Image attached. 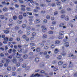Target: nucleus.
Instances as JSON below:
<instances>
[{"label":"nucleus","instance_id":"bf43d9fd","mask_svg":"<svg viewBox=\"0 0 77 77\" xmlns=\"http://www.w3.org/2000/svg\"><path fill=\"white\" fill-rule=\"evenodd\" d=\"M19 19H22L23 18V16L22 15H19Z\"/></svg>","mask_w":77,"mask_h":77},{"label":"nucleus","instance_id":"9b49d317","mask_svg":"<svg viewBox=\"0 0 77 77\" xmlns=\"http://www.w3.org/2000/svg\"><path fill=\"white\" fill-rule=\"evenodd\" d=\"M17 55L16 56V57H17V58H20V56H21V55L20 54H19L18 53H17Z\"/></svg>","mask_w":77,"mask_h":77},{"label":"nucleus","instance_id":"4d7b16f0","mask_svg":"<svg viewBox=\"0 0 77 77\" xmlns=\"http://www.w3.org/2000/svg\"><path fill=\"white\" fill-rule=\"evenodd\" d=\"M62 38H63V37L61 36H60L58 37V39H62Z\"/></svg>","mask_w":77,"mask_h":77},{"label":"nucleus","instance_id":"864d4df0","mask_svg":"<svg viewBox=\"0 0 77 77\" xmlns=\"http://www.w3.org/2000/svg\"><path fill=\"white\" fill-rule=\"evenodd\" d=\"M26 27V24H23L22 26V27L23 28H25Z\"/></svg>","mask_w":77,"mask_h":77},{"label":"nucleus","instance_id":"39448f33","mask_svg":"<svg viewBox=\"0 0 77 77\" xmlns=\"http://www.w3.org/2000/svg\"><path fill=\"white\" fill-rule=\"evenodd\" d=\"M63 26H64V23H61L59 25V26L60 27H63Z\"/></svg>","mask_w":77,"mask_h":77},{"label":"nucleus","instance_id":"9d476101","mask_svg":"<svg viewBox=\"0 0 77 77\" xmlns=\"http://www.w3.org/2000/svg\"><path fill=\"white\" fill-rule=\"evenodd\" d=\"M34 77H41V75L39 74L38 73H37L34 75Z\"/></svg>","mask_w":77,"mask_h":77},{"label":"nucleus","instance_id":"f03ea898","mask_svg":"<svg viewBox=\"0 0 77 77\" xmlns=\"http://www.w3.org/2000/svg\"><path fill=\"white\" fill-rule=\"evenodd\" d=\"M5 41H3V44H8V42L7 41H8V37H6L4 39Z\"/></svg>","mask_w":77,"mask_h":77},{"label":"nucleus","instance_id":"680f3d73","mask_svg":"<svg viewBox=\"0 0 77 77\" xmlns=\"http://www.w3.org/2000/svg\"><path fill=\"white\" fill-rule=\"evenodd\" d=\"M59 9H60V10H61V9H62V6H59Z\"/></svg>","mask_w":77,"mask_h":77},{"label":"nucleus","instance_id":"de8ad7c7","mask_svg":"<svg viewBox=\"0 0 77 77\" xmlns=\"http://www.w3.org/2000/svg\"><path fill=\"white\" fill-rule=\"evenodd\" d=\"M48 47L47 46H45V47L44 48V49H45V50H47L48 49Z\"/></svg>","mask_w":77,"mask_h":77},{"label":"nucleus","instance_id":"6ab92c4d","mask_svg":"<svg viewBox=\"0 0 77 77\" xmlns=\"http://www.w3.org/2000/svg\"><path fill=\"white\" fill-rule=\"evenodd\" d=\"M4 32L5 33V34H7V33H9V31L7 30H4Z\"/></svg>","mask_w":77,"mask_h":77},{"label":"nucleus","instance_id":"69168bd1","mask_svg":"<svg viewBox=\"0 0 77 77\" xmlns=\"http://www.w3.org/2000/svg\"><path fill=\"white\" fill-rule=\"evenodd\" d=\"M5 18V17H4V16L1 15V19H3V18Z\"/></svg>","mask_w":77,"mask_h":77},{"label":"nucleus","instance_id":"4c0bfd02","mask_svg":"<svg viewBox=\"0 0 77 77\" xmlns=\"http://www.w3.org/2000/svg\"><path fill=\"white\" fill-rule=\"evenodd\" d=\"M26 10L27 11H30L32 9H31V8H26Z\"/></svg>","mask_w":77,"mask_h":77},{"label":"nucleus","instance_id":"37998d69","mask_svg":"<svg viewBox=\"0 0 77 77\" xmlns=\"http://www.w3.org/2000/svg\"><path fill=\"white\" fill-rule=\"evenodd\" d=\"M8 66V64L7 63H5L4 64V66L5 67H7Z\"/></svg>","mask_w":77,"mask_h":77},{"label":"nucleus","instance_id":"1a4fd4ad","mask_svg":"<svg viewBox=\"0 0 77 77\" xmlns=\"http://www.w3.org/2000/svg\"><path fill=\"white\" fill-rule=\"evenodd\" d=\"M63 64V62L62 61H60L59 62H58V65H62Z\"/></svg>","mask_w":77,"mask_h":77},{"label":"nucleus","instance_id":"7c9ffc66","mask_svg":"<svg viewBox=\"0 0 77 77\" xmlns=\"http://www.w3.org/2000/svg\"><path fill=\"white\" fill-rule=\"evenodd\" d=\"M40 46L41 47H42L44 46V44L43 43H40L39 44Z\"/></svg>","mask_w":77,"mask_h":77},{"label":"nucleus","instance_id":"09e8293b","mask_svg":"<svg viewBox=\"0 0 77 77\" xmlns=\"http://www.w3.org/2000/svg\"><path fill=\"white\" fill-rule=\"evenodd\" d=\"M57 14H58V12H57V11L55 12L54 13V15H57Z\"/></svg>","mask_w":77,"mask_h":77},{"label":"nucleus","instance_id":"3c124183","mask_svg":"<svg viewBox=\"0 0 77 77\" xmlns=\"http://www.w3.org/2000/svg\"><path fill=\"white\" fill-rule=\"evenodd\" d=\"M49 34H53V31H50L49 32Z\"/></svg>","mask_w":77,"mask_h":77},{"label":"nucleus","instance_id":"6e6d98bb","mask_svg":"<svg viewBox=\"0 0 77 77\" xmlns=\"http://www.w3.org/2000/svg\"><path fill=\"white\" fill-rule=\"evenodd\" d=\"M8 57L9 59H12V56H11V55H10V56H8Z\"/></svg>","mask_w":77,"mask_h":77},{"label":"nucleus","instance_id":"58836bf2","mask_svg":"<svg viewBox=\"0 0 77 77\" xmlns=\"http://www.w3.org/2000/svg\"><path fill=\"white\" fill-rule=\"evenodd\" d=\"M40 72L41 74H45V73L44 70H41L40 71Z\"/></svg>","mask_w":77,"mask_h":77},{"label":"nucleus","instance_id":"a18cd8bd","mask_svg":"<svg viewBox=\"0 0 77 77\" xmlns=\"http://www.w3.org/2000/svg\"><path fill=\"white\" fill-rule=\"evenodd\" d=\"M51 48L52 49L54 48V45H51Z\"/></svg>","mask_w":77,"mask_h":77},{"label":"nucleus","instance_id":"c756f323","mask_svg":"<svg viewBox=\"0 0 77 77\" xmlns=\"http://www.w3.org/2000/svg\"><path fill=\"white\" fill-rule=\"evenodd\" d=\"M19 60L20 62H23V59L21 58H20L19 59Z\"/></svg>","mask_w":77,"mask_h":77},{"label":"nucleus","instance_id":"338daca9","mask_svg":"<svg viewBox=\"0 0 77 77\" xmlns=\"http://www.w3.org/2000/svg\"><path fill=\"white\" fill-rule=\"evenodd\" d=\"M25 40L26 41H29V38H25Z\"/></svg>","mask_w":77,"mask_h":77},{"label":"nucleus","instance_id":"dca6fc26","mask_svg":"<svg viewBox=\"0 0 77 77\" xmlns=\"http://www.w3.org/2000/svg\"><path fill=\"white\" fill-rule=\"evenodd\" d=\"M41 51V49L39 48H37L36 49V52H39Z\"/></svg>","mask_w":77,"mask_h":77},{"label":"nucleus","instance_id":"603ef678","mask_svg":"<svg viewBox=\"0 0 77 77\" xmlns=\"http://www.w3.org/2000/svg\"><path fill=\"white\" fill-rule=\"evenodd\" d=\"M29 69H30V66H27L26 68V70H29Z\"/></svg>","mask_w":77,"mask_h":77},{"label":"nucleus","instance_id":"393cba45","mask_svg":"<svg viewBox=\"0 0 77 77\" xmlns=\"http://www.w3.org/2000/svg\"><path fill=\"white\" fill-rule=\"evenodd\" d=\"M64 34V32L63 31H62L59 33V35H63Z\"/></svg>","mask_w":77,"mask_h":77},{"label":"nucleus","instance_id":"cd10ccee","mask_svg":"<svg viewBox=\"0 0 77 77\" xmlns=\"http://www.w3.org/2000/svg\"><path fill=\"white\" fill-rule=\"evenodd\" d=\"M12 62H13V63H16V62H17V60L14 59L12 60Z\"/></svg>","mask_w":77,"mask_h":77},{"label":"nucleus","instance_id":"2eb2a0df","mask_svg":"<svg viewBox=\"0 0 77 77\" xmlns=\"http://www.w3.org/2000/svg\"><path fill=\"white\" fill-rule=\"evenodd\" d=\"M16 70V67L15 66H13L12 67V71H15Z\"/></svg>","mask_w":77,"mask_h":77},{"label":"nucleus","instance_id":"c85d7f7f","mask_svg":"<svg viewBox=\"0 0 77 77\" xmlns=\"http://www.w3.org/2000/svg\"><path fill=\"white\" fill-rule=\"evenodd\" d=\"M22 51H23V49H20V50L19 49L18 50V52H19V53H21Z\"/></svg>","mask_w":77,"mask_h":77},{"label":"nucleus","instance_id":"bb28decb","mask_svg":"<svg viewBox=\"0 0 77 77\" xmlns=\"http://www.w3.org/2000/svg\"><path fill=\"white\" fill-rule=\"evenodd\" d=\"M5 58H3V59L1 61V63H5Z\"/></svg>","mask_w":77,"mask_h":77},{"label":"nucleus","instance_id":"79ce46f5","mask_svg":"<svg viewBox=\"0 0 77 77\" xmlns=\"http://www.w3.org/2000/svg\"><path fill=\"white\" fill-rule=\"evenodd\" d=\"M17 16H14L13 17V19L14 20H17Z\"/></svg>","mask_w":77,"mask_h":77},{"label":"nucleus","instance_id":"f704fd0d","mask_svg":"<svg viewBox=\"0 0 77 77\" xmlns=\"http://www.w3.org/2000/svg\"><path fill=\"white\" fill-rule=\"evenodd\" d=\"M69 67H70V68L72 67V63L71 62H70V63H69Z\"/></svg>","mask_w":77,"mask_h":77},{"label":"nucleus","instance_id":"aec40b11","mask_svg":"<svg viewBox=\"0 0 77 77\" xmlns=\"http://www.w3.org/2000/svg\"><path fill=\"white\" fill-rule=\"evenodd\" d=\"M3 11L4 12H6L8 11V8H6L5 7L3 9Z\"/></svg>","mask_w":77,"mask_h":77},{"label":"nucleus","instance_id":"0eeeda50","mask_svg":"<svg viewBox=\"0 0 77 77\" xmlns=\"http://www.w3.org/2000/svg\"><path fill=\"white\" fill-rule=\"evenodd\" d=\"M7 70L8 71H10L11 70V66H8L7 67Z\"/></svg>","mask_w":77,"mask_h":77},{"label":"nucleus","instance_id":"49530a36","mask_svg":"<svg viewBox=\"0 0 77 77\" xmlns=\"http://www.w3.org/2000/svg\"><path fill=\"white\" fill-rule=\"evenodd\" d=\"M17 73H15V72H13L12 73V75L13 76H15V75H16Z\"/></svg>","mask_w":77,"mask_h":77},{"label":"nucleus","instance_id":"f257e3e1","mask_svg":"<svg viewBox=\"0 0 77 77\" xmlns=\"http://www.w3.org/2000/svg\"><path fill=\"white\" fill-rule=\"evenodd\" d=\"M41 28L42 29V31L43 32L45 33V32L47 31V28L45 27V26L43 25L42 26Z\"/></svg>","mask_w":77,"mask_h":77},{"label":"nucleus","instance_id":"b1692460","mask_svg":"<svg viewBox=\"0 0 77 77\" xmlns=\"http://www.w3.org/2000/svg\"><path fill=\"white\" fill-rule=\"evenodd\" d=\"M54 71H56L58 70V67H56L54 68Z\"/></svg>","mask_w":77,"mask_h":77},{"label":"nucleus","instance_id":"ea45409f","mask_svg":"<svg viewBox=\"0 0 77 77\" xmlns=\"http://www.w3.org/2000/svg\"><path fill=\"white\" fill-rule=\"evenodd\" d=\"M40 6H42V7H46V5L42 4H41L40 5Z\"/></svg>","mask_w":77,"mask_h":77},{"label":"nucleus","instance_id":"7ed1b4c3","mask_svg":"<svg viewBox=\"0 0 77 77\" xmlns=\"http://www.w3.org/2000/svg\"><path fill=\"white\" fill-rule=\"evenodd\" d=\"M69 57H73L72 58V59H77V57H76V56H74V55H73V54H72V55H71V56L70 55Z\"/></svg>","mask_w":77,"mask_h":77},{"label":"nucleus","instance_id":"13d9d810","mask_svg":"<svg viewBox=\"0 0 77 77\" xmlns=\"http://www.w3.org/2000/svg\"><path fill=\"white\" fill-rule=\"evenodd\" d=\"M43 22L44 23H47V20L46 19H45L44 20Z\"/></svg>","mask_w":77,"mask_h":77},{"label":"nucleus","instance_id":"e2e57ef3","mask_svg":"<svg viewBox=\"0 0 77 77\" xmlns=\"http://www.w3.org/2000/svg\"><path fill=\"white\" fill-rule=\"evenodd\" d=\"M8 53H12V49H10L8 51Z\"/></svg>","mask_w":77,"mask_h":77},{"label":"nucleus","instance_id":"f8f14e48","mask_svg":"<svg viewBox=\"0 0 77 77\" xmlns=\"http://www.w3.org/2000/svg\"><path fill=\"white\" fill-rule=\"evenodd\" d=\"M47 35L45 34H44L43 35L42 38L44 39H46V38H47Z\"/></svg>","mask_w":77,"mask_h":77},{"label":"nucleus","instance_id":"5fc2aeb1","mask_svg":"<svg viewBox=\"0 0 77 77\" xmlns=\"http://www.w3.org/2000/svg\"><path fill=\"white\" fill-rule=\"evenodd\" d=\"M23 53H24V54L26 53H27V50L24 51L23 49Z\"/></svg>","mask_w":77,"mask_h":77},{"label":"nucleus","instance_id":"e433bc0d","mask_svg":"<svg viewBox=\"0 0 77 77\" xmlns=\"http://www.w3.org/2000/svg\"><path fill=\"white\" fill-rule=\"evenodd\" d=\"M31 28H32V26H29L27 28V30H30Z\"/></svg>","mask_w":77,"mask_h":77},{"label":"nucleus","instance_id":"c9c22d12","mask_svg":"<svg viewBox=\"0 0 77 77\" xmlns=\"http://www.w3.org/2000/svg\"><path fill=\"white\" fill-rule=\"evenodd\" d=\"M20 29V27L18 26H17L15 27V29L18 30Z\"/></svg>","mask_w":77,"mask_h":77},{"label":"nucleus","instance_id":"0e129e2a","mask_svg":"<svg viewBox=\"0 0 77 77\" xmlns=\"http://www.w3.org/2000/svg\"><path fill=\"white\" fill-rule=\"evenodd\" d=\"M67 27V26H63V29H65Z\"/></svg>","mask_w":77,"mask_h":77},{"label":"nucleus","instance_id":"423d86ee","mask_svg":"<svg viewBox=\"0 0 77 77\" xmlns=\"http://www.w3.org/2000/svg\"><path fill=\"white\" fill-rule=\"evenodd\" d=\"M65 45L66 47H69V43L68 42H66L65 43Z\"/></svg>","mask_w":77,"mask_h":77},{"label":"nucleus","instance_id":"2f4dec72","mask_svg":"<svg viewBox=\"0 0 77 77\" xmlns=\"http://www.w3.org/2000/svg\"><path fill=\"white\" fill-rule=\"evenodd\" d=\"M61 54L63 56H65L66 54V53L65 52H63Z\"/></svg>","mask_w":77,"mask_h":77},{"label":"nucleus","instance_id":"20e7f679","mask_svg":"<svg viewBox=\"0 0 77 77\" xmlns=\"http://www.w3.org/2000/svg\"><path fill=\"white\" fill-rule=\"evenodd\" d=\"M59 52V50L57 48H56L55 49L54 53H57Z\"/></svg>","mask_w":77,"mask_h":77},{"label":"nucleus","instance_id":"774afa93","mask_svg":"<svg viewBox=\"0 0 77 77\" xmlns=\"http://www.w3.org/2000/svg\"><path fill=\"white\" fill-rule=\"evenodd\" d=\"M67 11H71V9L70 8H68L67 9Z\"/></svg>","mask_w":77,"mask_h":77},{"label":"nucleus","instance_id":"4468645a","mask_svg":"<svg viewBox=\"0 0 77 77\" xmlns=\"http://www.w3.org/2000/svg\"><path fill=\"white\" fill-rule=\"evenodd\" d=\"M22 67L23 68H24L25 67H26V64L25 63H24L22 65Z\"/></svg>","mask_w":77,"mask_h":77},{"label":"nucleus","instance_id":"c03bdc74","mask_svg":"<svg viewBox=\"0 0 77 77\" xmlns=\"http://www.w3.org/2000/svg\"><path fill=\"white\" fill-rule=\"evenodd\" d=\"M36 33L35 32H33V33L32 34V36H36Z\"/></svg>","mask_w":77,"mask_h":77},{"label":"nucleus","instance_id":"473e14b6","mask_svg":"<svg viewBox=\"0 0 77 77\" xmlns=\"http://www.w3.org/2000/svg\"><path fill=\"white\" fill-rule=\"evenodd\" d=\"M6 63H9V62H10V60H9V59H7L6 60Z\"/></svg>","mask_w":77,"mask_h":77},{"label":"nucleus","instance_id":"f3484780","mask_svg":"<svg viewBox=\"0 0 77 77\" xmlns=\"http://www.w3.org/2000/svg\"><path fill=\"white\" fill-rule=\"evenodd\" d=\"M69 19V18L68 17H66L65 18V20L66 21H68Z\"/></svg>","mask_w":77,"mask_h":77},{"label":"nucleus","instance_id":"a878e982","mask_svg":"<svg viewBox=\"0 0 77 77\" xmlns=\"http://www.w3.org/2000/svg\"><path fill=\"white\" fill-rule=\"evenodd\" d=\"M46 18L48 20H50V17L49 15H47L46 16Z\"/></svg>","mask_w":77,"mask_h":77},{"label":"nucleus","instance_id":"8fccbe9b","mask_svg":"<svg viewBox=\"0 0 77 77\" xmlns=\"http://www.w3.org/2000/svg\"><path fill=\"white\" fill-rule=\"evenodd\" d=\"M66 67V65L65 64H63V68H65Z\"/></svg>","mask_w":77,"mask_h":77},{"label":"nucleus","instance_id":"72a5a7b5","mask_svg":"<svg viewBox=\"0 0 77 77\" xmlns=\"http://www.w3.org/2000/svg\"><path fill=\"white\" fill-rule=\"evenodd\" d=\"M65 15H62L61 16V18L63 19L65 18Z\"/></svg>","mask_w":77,"mask_h":77},{"label":"nucleus","instance_id":"5701e85b","mask_svg":"<svg viewBox=\"0 0 77 77\" xmlns=\"http://www.w3.org/2000/svg\"><path fill=\"white\" fill-rule=\"evenodd\" d=\"M17 23L18 24H21L22 20H19L17 21Z\"/></svg>","mask_w":77,"mask_h":77},{"label":"nucleus","instance_id":"a19ab883","mask_svg":"<svg viewBox=\"0 0 77 77\" xmlns=\"http://www.w3.org/2000/svg\"><path fill=\"white\" fill-rule=\"evenodd\" d=\"M61 59H62V56H58L57 57V59L59 60Z\"/></svg>","mask_w":77,"mask_h":77},{"label":"nucleus","instance_id":"a211bd4d","mask_svg":"<svg viewBox=\"0 0 77 77\" xmlns=\"http://www.w3.org/2000/svg\"><path fill=\"white\" fill-rule=\"evenodd\" d=\"M60 43V41L59 40H57L55 42V44H59Z\"/></svg>","mask_w":77,"mask_h":77},{"label":"nucleus","instance_id":"4be33fe9","mask_svg":"<svg viewBox=\"0 0 77 77\" xmlns=\"http://www.w3.org/2000/svg\"><path fill=\"white\" fill-rule=\"evenodd\" d=\"M50 40H48L46 41V45H49L50 44Z\"/></svg>","mask_w":77,"mask_h":77},{"label":"nucleus","instance_id":"052dcab7","mask_svg":"<svg viewBox=\"0 0 77 77\" xmlns=\"http://www.w3.org/2000/svg\"><path fill=\"white\" fill-rule=\"evenodd\" d=\"M51 6L53 7H54V6H56V4L54 3H53L52 4Z\"/></svg>","mask_w":77,"mask_h":77},{"label":"nucleus","instance_id":"ddd939ff","mask_svg":"<svg viewBox=\"0 0 77 77\" xmlns=\"http://www.w3.org/2000/svg\"><path fill=\"white\" fill-rule=\"evenodd\" d=\"M27 57H28V55H27L25 54L23 56V58L25 59H27Z\"/></svg>","mask_w":77,"mask_h":77},{"label":"nucleus","instance_id":"6e6552de","mask_svg":"<svg viewBox=\"0 0 77 77\" xmlns=\"http://www.w3.org/2000/svg\"><path fill=\"white\" fill-rule=\"evenodd\" d=\"M20 63L18 62L16 63V66L17 67H19L20 66Z\"/></svg>","mask_w":77,"mask_h":77},{"label":"nucleus","instance_id":"412c9836","mask_svg":"<svg viewBox=\"0 0 77 77\" xmlns=\"http://www.w3.org/2000/svg\"><path fill=\"white\" fill-rule=\"evenodd\" d=\"M39 58H36L35 59V62H38L39 61Z\"/></svg>","mask_w":77,"mask_h":77}]
</instances>
